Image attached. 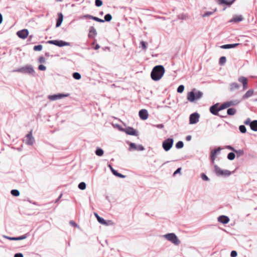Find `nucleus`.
I'll return each mask as SVG.
<instances>
[{
  "label": "nucleus",
  "mask_w": 257,
  "mask_h": 257,
  "mask_svg": "<svg viewBox=\"0 0 257 257\" xmlns=\"http://www.w3.org/2000/svg\"><path fill=\"white\" fill-rule=\"evenodd\" d=\"M239 103V101L237 100L228 101L221 104H219L217 103L212 105L210 108V112H217L219 111L222 110L231 106L237 105Z\"/></svg>",
  "instance_id": "nucleus-1"
},
{
  "label": "nucleus",
  "mask_w": 257,
  "mask_h": 257,
  "mask_svg": "<svg viewBox=\"0 0 257 257\" xmlns=\"http://www.w3.org/2000/svg\"><path fill=\"white\" fill-rule=\"evenodd\" d=\"M165 72V69L162 65L156 66L151 72V77L154 81H159L163 77Z\"/></svg>",
  "instance_id": "nucleus-2"
},
{
  "label": "nucleus",
  "mask_w": 257,
  "mask_h": 257,
  "mask_svg": "<svg viewBox=\"0 0 257 257\" xmlns=\"http://www.w3.org/2000/svg\"><path fill=\"white\" fill-rule=\"evenodd\" d=\"M203 95L202 92L196 89H193L187 94V99L190 102H194L198 100L202 97Z\"/></svg>",
  "instance_id": "nucleus-3"
},
{
  "label": "nucleus",
  "mask_w": 257,
  "mask_h": 257,
  "mask_svg": "<svg viewBox=\"0 0 257 257\" xmlns=\"http://www.w3.org/2000/svg\"><path fill=\"white\" fill-rule=\"evenodd\" d=\"M162 237L170 241L175 245H178L180 244V240L174 233H167L162 235Z\"/></svg>",
  "instance_id": "nucleus-4"
},
{
  "label": "nucleus",
  "mask_w": 257,
  "mask_h": 257,
  "mask_svg": "<svg viewBox=\"0 0 257 257\" xmlns=\"http://www.w3.org/2000/svg\"><path fill=\"white\" fill-rule=\"evenodd\" d=\"M17 71L23 73L33 74L34 73L35 71L33 66L31 65H27L19 68Z\"/></svg>",
  "instance_id": "nucleus-5"
},
{
  "label": "nucleus",
  "mask_w": 257,
  "mask_h": 257,
  "mask_svg": "<svg viewBox=\"0 0 257 257\" xmlns=\"http://www.w3.org/2000/svg\"><path fill=\"white\" fill-rule=\"evenodd\" d=\"M174 140L172 138H168L164 140L162 143V147L165 151H168L172 148Z\"/></svg>",
  "instance_id": "nucleus-6"
},
{
  "label": "nucleus",
  "mask_w": 257,
  "mask_h": 257,
  "mask_svg": "<svg viewBox=\"0 0 257 257\" xmlns=\"http://www.w3.org/2000/svg\"><path fill=\"white\" fill-rule=\"evenodd\" d=\"M48 43L59 47L69 46L70 44L68 42H64L62 40H50Z\"/></svg>",
  "instance_id": "nucleus-7"
},
{
  "label": "nucleus",
  "mask_w": 257,
  "mask_h": 257,
  "mask_svg": "<svg viewBox=\"0 0 257 257\" xmlns=\"http://www.w3.org/2000/svg\"><path fill=\"white\" fill-rule=\"evenodd\" d=\"M24 141L25 143L29 146L32 145L34 143L35 139L32 135V130L26 135Z\"/></svg>",
  "instance_id": "nucleus-8"
},
{
  "label": "nucleus",
  "mask_w": 257,
  "mask_h": 257,
  "mask_svg": "<svg viewBox=\"0 0 257 257\" xmlns=\"http://www.w3.org/2000/svg\"><path fill=\"white\" fill-rule=\"evenodd\" d=\"M68 94H63L58 93L53 95H50L48 96V98L49 100L52 101L57 100L59 99H62L64 97L68 96Z\"/></svg>",
  "instance_id": "nucleus-9"
},
{
  "label": "nucleus",
  "mask_w": 257,
  "mask_h": 257,
  "mask_svg": "<svg viewBox=\"0 0 257 257\" xmlns=\"http://www.w3.org/2000/svg\"><path fill=\"white\" fill-rule=\"evenodd\" d=\"M122 131L129 135L135 136H138L139 135V133L132 127H127L125 128L122 129Z\"/></svg>",
  "instance_id": "nucleus-10"
},
{
  "label": "nucleus",
  "mask_w": 257,
  "mask_h": 257,
  "mask_svg": "<svg viewBox=\"0 0 257 257\" xmlns=\"http://www.w3.org/2000/svg\"><path fill=\"white\" fill-rule=\"evenodd\" d=\"M200 115L199 113H191L189 117V123L195 124L199 121Z\"/></svg>",
  "instance_id": "nucleus-11"
},
{
  "label": "nucleus",
  "mask_w": 257,
  "mask_h": 257,
  "mask_svg": "<svg viewBox=\"0 0 257 257\" xmlns=\"http://www.w3.org/2000/svg\"><path fill=\"white\" fill-rule=\"evenodd\" d=\"M29 32L27 29H23L17 32V36L21 39H25L29 35Z\"/></svg>",
  "instance_id": "nucleus-12"
},
{
  "label": "nucleus",
  "mask_w": 257,
  "mask_h": 257,
  "mask_svg": "<svg viewBox=\"0 0 257 257\" xmlns=\"http://www.w3.org/2000/svg\"><path fill=\"white\" fill-rule=\"evenodd\" d=\"M235 0H215V2L219 5L231 6Z\"/></svg>",
  "instance_id": "nucleus-13"
},
{
  "label": "nucleus",
  "mask_w": 257,
  "mask_h": 257,
  "mask_svg": "<svg viewBox=\"0 0 257 257\" xmlns=\"http://www.w3.org/2000/svg\"><path fill=\"white\" fill-rule=\"evenodd\" d=\"M133 150L137 151H144L145 150V148L141 145H137L136 144L134 143H131L130 144L129 151H131Z\"/></svg>",
  "instance_id": "nucleus-14"
},
{
  "label": "nucleus",
  "mask_w": 257,
  "mask_h": 257,
  "mask_svg": "<svg viewBox=\"0 0 257 257\" xmlns=\"http://www.w3.org/2000/svg\"><path fill=\"white\" fill-rule=\"evenodd\" d=\"M243 17L241 15H235L230 20V23H239L243 20Z\"/></svg>",
  "instance_id": "nucleus-15"
},
{
  "label": "nucleus",
  "mask_w": 257,
  "mask_h": 257,
  "mask_svg": "<svg viewBox=\"0 0 257 257\" xmlns=\"http://www.w3.org/2000/svg\"><path fill=\"white\" fill-rule=\"evenodd\" d=\"M221 149H222L220 147H218L217 149L211 151L210 158L212 162H214L215 160L216 155L220 153Z\"/></svg>",
  "instance_id": "nucleus-16"
},
{
  "label": "nucleus",
  "mask_w": 257,
  "mask_h": 257,
  "mask_svg": "<svg viewBox=\"0 0 257 257\" xmlns=\"http://www.w3.org/2000/svg\"><path fill=\"white\" fill-rule=\"evenodd\" d=\"M218 221L223 224H226L229 221V218L226 216L221 215L218 217Z\"/></svg>",
  "instance_id": "nucleus-17"
},
{
  "label": "nucleus",
  "mask_w": 257,
  "mask_h": 257,
  "mask_svg": "<svg viewBox=\"0 0 257 257\" xmlns=\"http://www.w3.org/2000/svg\"><path fill=\"white\" fill-rule=\"evenodd\" d=\"M4 237L8 239L11 240H23L26 238L27 236L26 235H24L19 237H9L6 235H4Z\"/></svg>",
  "instance_id": "nucleus-18"
},
{
  "label": "nucleus",
  "mask_w": 257,
  "mask_h": 257,
  "mask_svg": "<svg viewBox=\"0 0 257 257\" xmlns=\"http://www.w3.org/2000/svg\"><path fill=\"white\" fill-rule=\"evenodd\" d=\"M94 215L97 218V220L99 223H100L101 224L105 225H108V224L107 223V221L104 220L103 218L100 217L97 213H94Z\"/></svg>",
  "instance_id": "nucleus-19"
},
{
  "label": "nucleus",
  "mask_w": 257,
  "mask_h": 257,
  "mask_svg": "<svg viewBox=\"0 0 257 257\" xmlns=\"http://www.w3.org/2000/svg\"><path fill=\"white\" fill-rule=\"evenodd\" d=\"M97 34L96 29L93 27H91L89 29L88 36L91 38L94 37Z\"/></svg>",
  "instance_id": "nucleus-20"
},
{
  "label": "nucleus",
  "mask_w": 257,
  "mask_h": 257,
  "mask_svg": "<svg viewBox=\"0 0 257 257\" xmlns=\"http://www.w3.org/2000/svg\"><path fill=\"white\" fill-rule=\"evenodd\" d=\"M239 85L236 82H233L229 85V89L230 91H233L239 89Z\"/></svg>",
  "instance_id": "nucleus-21"
},
{
  "label": "nucleus",
  "mask_w": 257,
  "mask_h": 257,
  "mask_svg": "<svg viewBox=\"0 0 257 257\" xmlns=\"http://www.w3.org/2000/svg\"><path fill=\"white\" fill-rule=\"evenodd\" d=\"M254 93V91L253 89L248 90L242 96V99H245L249 97H251L253 95Z\"/></svg>",
  "instance_id": "nucleus-22"
},
{
  "label": "nucleus",
  "mask_w": 257,
  "mask_h": 257,
  "mask_svg": "<svg viewBox=\"0 0 257 257\" xmlns=\"http://www.w3.org/2000/svg\"><path fill=\"white\" fill-rule=\"evenodd\" d=\"M63 20V15L62 13H59L58 14V19L57 21V23L56 25V27H59L62 24Z\"/></svg>",
  "instance_id": "nucleus-23"
},
{
  "label": "nucleus",
  "mask_w": 257,
  "mask_h": 257,
  "mask_svg": "<svg viewBox=\"0 0 257 257\" xmlns=\"http://www.w3.org/2000/svg\"><path fill=\"white\" fill-rule=\"evenodd\" d=\"M250 127L252 131L257 132V120L251 121Z\"/></svg>",
  "instance_id": "nucleus-24"
},
{
  "label": "nucleus",
  "mask_w": 257,
  "mask_h": 257,
  "mask_svg": "<svg viewBox=\"0 0 257 257\" xmlns=\"http://www.w3.org/2000/svg\"><path fill=\"white\" fill-rule=\"evenodd\" d=\"M238 45V44H227L221 46L220 47L222 49H230L235 47Z\"/></svg>",
  "instance_id": "nucleus-25"
},
{
  "label": "nucleus",
  "mask_w": 257,
  "mask_h": 257,
  "mask_svg": "<svg viewBox=\"0 0 257 257\" xmlns=\"http://www.w3.org/2000/svg\"><path fill=\"white\" fill-rule=\"evenodd\" d=\"M214 167L216 175L218 176H220V174L223 173L222 170L216 165H215Z\"/></svg>",
  "instance_id": "nucleus-26"
},
{
  "label": "nucleus",
  "mask_w": 257,
  "mask_h": 257,
  "mask_svg": "<svg viewBox=\"0 0 257 257\" xmlns=\"http://www.w3.org/2000/svg\"><path fill=\"white\" fill-rule=\"evenodd\" d=\"M103 153L104 152L103 150L100 148H97L95 151V154L98 156H102Z\"/></svg>",
  "instance_id": "nucleus-27"
},
{
  "label": "nucleus",
  "mask_w": 257,
  "mask_h": 257,
  "mask_svg": "<svg viewBox=\"0 0 257 257\" xmlns=\"http://www.w3.org/2000/svg\"><path fill=\"white\" fill-rule=\"evenodd\" d=\"M238 81L242 83V84H243L246 82H247V79L244 77V76H240L238 78Z\"/></svg>",
  "instance_id": "nucleus-28"
},
{
  "label": "nucleus",
  "mask_w": 257,
  "mask_h": 257,
  "mask_svg": "<svg viewBox=\"0 0 257 257\" xmlns=\"http://www.w3.org/2000/svg\"><path fill=\"white\" fill-rule=\"evenodd\" d=\"M235 157V154L233 152H230L227 155V159L229 160H233Z\"/></svg>",
  "instance_id": "nucleus-29"
},
{
  "label": "nucleus",
  "mask_w": 257,
  "mask_h": 257,
  "mask_svg": "<svg viewBox=\"0 0 257 257\" xmlns=\"http://www.w3.org/2000/svg\"><path fill=\"white\" fill-rule=\"evenodd\" d=\"M222 172L223 173L220 174V176H229L231 174V172L227 170H222Z\"/></svg>",
  "instance_id": "nucleus-30"
},
{
  "label": "nucleus",
  "mask_w": 257,
  "mask_h": 257,
  "mask_svg": "<svg viewBox=\"0 0 257 257\" xmlns=\"http://www.w3.org/2000/svg\"><path fill=\"white\" fill-rule=\"evenodd\" d=\"M175 146L177 149H181L184 146V143L182 141H179L176 143Z\"/></svg>",
  "instance_id": "nucleus-31"
},
{
  "label": "nucleus",
  "mask_w": 257,
  "mask_h": 257,
  "mask_svg": "<svg viewBox=\"0 0 257 257\" xmlns=\"http://www.w3.org/2000/svg\"><path fill=\"white\" fill-rule=\"evenodd\" d=\"M73 77L76 80H80L81 78L80 74L78 72H74L73 74Z\"/></svg>",
  "instance_id": "nucleus-32"
},
{
  "label": "nucleus",
  "mask_w": 257,
  "mask_h": 257,
  "mask_svg": "<svg viewBox=\"0 0 257 257\" xmlns=\"http://www.w3.org/2000/svg\"><path fill=\"white\" fill-rule=\"evenodd\" d=\"M226 61V57L224 56H222L219 59V64L221 65H224Z\"/></svg>",
  "instance_id": "nucleus-33"
},
{
  "label": "nucleus",
  "mask_w": 257,
  "mask_h": 257,
  "mask_svg": "<svg viewBox=\"0 0 257 257\" xmlns=\"http://www.w3.org/2000/svg\"><path fill=\"white\" fill-rule=\"evenodd\" d=\"M234 152L236 154L237 157H240L244 154V151L242 150H235Z\"/></svg>",
  "instance_id": "nucleus-34"
},
{
  "label": "nucleus",
  "mask_w": 257,
  "mask_h": 257,
  "mask_svg": "<svg viewBox=\"0 0 257 257\" xmlns=\"http://www.w3.org/2000/svg\"><path fill=\"white\" fill-rule=\"evenodd\" d=\"M140 118L143 120H145L148 117V113H139Z\"/></svg>",
  "instance_id": "nucleus-35"
},
{
  "label": "nucleus",
  "mask_w": 257,
  "mask_h": 257,
  "mask_svg": "<svg viewBox=\"0 0 257 257\" xmlns=\"http://www.w3.org/2000/svg\"><path fill=\"white\" fill-rule=\"evenodd\" d=\"M11 194L14 196H18L20 195V192L17 189H13L11 191Z\"/></svg>",
  "instance_id": "nucleus-36"
},
{
  "label": "nucleus",
  "mask_w": 257,
  "mask_h": 257,
  "mask_svg": "<svg viewBox=\"0 0 257 257\" xmlns=\"http://www.w3.org/2000/svg\"><path fill=\"white\" fill-rule=\"evenodd\" d=\"M142 49L145 51L147 48V44L144 41H141L140 43Z\"/></svg>",
  "instance_id": "nucleus-37"
},
{
  "label": "nucleus",
  "mask_w": 257,
  "mask_h": 257,
  "mask_svg": "<svg viewBox=\"0 0 257 257\" xmlns=\"http://www.w3.org/2000/svg\"><path fill=\"white\" fill-rule=\"evenodd\" d=\"M78 188L80 190H84L86 188V184L84 182H81L78 185Z\"/></svg>",
  "instance_id": "nucleus-38"
},
{
  "label": "nucleus",
  "mask_w": 257,
  "mask_h": 257,
  "mask_svg": "<svg viewBox=\"0 0 257 257\" xmlns=\"http://www.w3.org/2000/svg\"><path fill=\"white\" fill-rule=\"evenodd\" d=\"M213 14V12H210V11H208V12H205L202 16V18H206V17H208L211 15H212Z\"/></svg>",
  "instance_id": "nucleus-39"
},
{
  "label": "nucleus",
  "mask_w": 257,
  "mask_h": 257,
  "mask_svg": "<svg viewBox=\"0 0 257 257\" xmlns=\"http://www.w3.org/2000/svg\"><path fill=\"white\" fill-rule=\"evenodd\" d=\"M112 17L110 14H106L104 17V21L109 22L111 20Z\"/></svg>",
  "instance_id": "nucleus-40"
},
{
  "label": "nucleus",
  "mask_w": 257,
  "mask_h": 257,
  "mask_svg": "<svg viewBox=\"0 0 257 257\" xmlns=\"http://www.w3.org/2000/svg\"><path fill=\"white\" fill-rule=\"evenodd\" d=\"M239 130L241 133H245L246 132V127L243 125H241L239 127Z\"/></svg>",
  "instance_id": "nucleus-41"
},
{
  "label": "nucleus",
  "mask_w": 257,
  "mask_h": 257,
  "mask_svg": "<svg viewBox=\"0 0 257 257\" xmlns=\"http://www.w3.org/2000/svg\"><path fill=\"white\" fill-rule=\"evenodd\" d=\"M43 46L41 45L35 46L34 47V50L36 51H40L42 50Z\"/></svg>",
  "instance_id": "nucleus-42"
},
{
  "label": "nucleus",
  "mask_w": 257,
  "mask_h": 257,
  "mask_svg": "<svg viewBox=\"0 0 257 257\" xmlns=\"http://www.w3.org/2000/svg\"><path fill=\"white\" fill-rule=\"evenodd\" d=\"M184 90V86L183 85H180L177 88V92L178 93H182Z\"/></svg>",
  "instance_id": "nucleus-43"
},
{
  "label": "nucleus",
  "mask_w": 257,
  "mask_h": 257,
  "mask_svg": "<svg viewBox=\"0 0 257 257\" xmlns=\"http://www.w3.org/2000/svg\"><path fill=\"white\" fill-rule=\"evenodd\" d=\"M102 4L101 0H95V4L96 7H101L102 5Z\"/></svg>",
  "instance_id": "nucleus-44"
},
{
  "label": "nucleus",
  "mask_w": 257,
  "mask_h": 257,
  "mask_svg": "<svg viewBox=\"0 0 257 257\" xmlns=\"http://www.w3.org/2000/svg\"><path fill=\"white\" fill-rule=\"evenodd\" d=\"M201 178L204 181H209V178L204 173H202L201 175Z\"/></svg>",
  "instance_id": "nucleus-45"
},
{
  "label": "nucleus",
  "mask_w": 257,
  "mask_h": 257,
  "mask_svg": "<svg viewBox=\"0 0 257 257\" xmlns=\"http://www.w3.org/2000/svg\"><path fill=\"white\" fill-rule=\"evenodd\" d=\"M93 20L95 21H97V22H100V23H103L104 22V21L102 19H100L97 17H93Z\"/></svg>",
  "instance_id": "nucleus-46"
},
{
  "label": "nucleus",
  "mask_w": 257,
  "mask_h": 257,
  "mask_svg": "<svg viewBox=\"0 0 257 257\" xmlns=\"http://www.w3.org/2000/svg\"><path fill=\"white\" fill-rule=\"evenodd\" d=\"M93 20L95 21H97V22H100V23H103L104 22V21L102 19H100L97 17H93Z\"/></svg>",
  "instance_id": "nucleus-47"
},
{
  "label": "nucleus",
  "mask_w": 257,
  "mask_h": 257,
  "mask_svg": "<svg viewBox=\"0 0 257 257\" xmlns=\"http://www.w3.org/2000/svg\"><path fill=\"white\" fill-rule=\"evenodd\" d=\"M39 62L42 64L46 62L45 58L43 57H40L38 59Z\"/></svg>",
  "instance_id": "nucleus-48"
},
{
  "label": "nucleus",
  "mask_w": 257,
  "mask_h": 257,
  "mask_svg": "<svg viewBox=\"0 0 257 257\" xmlns=\"http://www.w3.org/2000/svg\"><path fill=\"white\" fill-rule=\"evenodd\" d=\"M38 68L41 71H45L46 69V67L42 64H41L39 66Z\"/></svg>",
  "instance_id": "nucleus-49"
},
{
  "label": "nucleus",
  "mask_w": 257,
  "mask_h": 257,
  "mask_svg": "<svg viewBox=\"0 0 257 257\" xmlns=\"http://www.w3.org/2000/svg\"><path fill=\"white\" fill-rule=\"evenodd\" d=\"M237 255V253L235 250H232L231 252L230 256L231 257H236Z\"/></svg>",
  "instance_id": "nucleus-50"
},
{
  "label": "nucleus",
  "mask_w": 257,
  "mask_h": 257,
  "mask_svg": "<svg viewBox=\"0 0 257 257\" xmlns=\"http://www.w3.org/2000/svg\"><path fill=\"white\" fill-rule=\"evenodd\" d=\"M251 121H250V119L249 118H247L244 121V123L246 125H248L249 124V126H250V123H251Z\"/></svg>",
  "instance_id": "nucleus-51"
},
{
  "label": "nucleus",
  "mask_w": 257,
  "mask_h": 257,
  "mask_svg": "<svg viewBox=\"0 0 257 257\" xmlns=\"http://www.w3.org/2000/svg\"><path fill=\"white\" fill-rule=\"evenodd\" d=\"M154 126H156V127L158 128H163L164 126L163 124H157V125H154Z\"/></svg>",
  "instance_id": "nucleus-52"
},
{
  "label": "nucleus",
  "mask_w": 257,
  "mask_h": 257,
  "mask_svg": "<svg viewBox=\"0 0 257 257\" xmlns=\"http://www.w3.org/2000/svg\"><path fill=\"white\" fill-rule=\"evenodd\" d=\"M181 170V168H178L174 173L173 175L175 176L176 174L180 173V171Z\"/></svg>",
  "instance_id": "nucleus-53"
},
{
  "label": "nucleus",
  "mask_w": 257,
  "mask_h": 257,
  "mask_svg": "<svg viewBox=\"0 0 257 257\" xmlns=\"http://www.w3.org/2000/svg\"><path fill=\"white\" fill-rule=\"evenodd\" d=\"M14 257H24L22 253H17L14 255Z\"/></svg>",
  "instance_id": "nucleus-54"
},
{
  "label": "nucleus",
  "mask_w": 257,
  "mask_h": 257,
  "mask_svg": "<svg viewBox=\"0 0 257 257\" xmlns=\"http://www.w3.org/2000/svg\"><path fill=\"white\" fill-rule=\"evenodd\" d=\"M70 224L72 225V226H74L75 227H78V225L73 221L71 220L70 221Z\"/></svg>",
  "instance_id": "nucleus-55"
},
{
  "label": "nucleus",
  "mask_w": 257,
  "mask_h": 257,
  "mask_svg": "<svg viewBox=\"0 0 257 257\" xmlns=\"http://www.w3.org/2000/svg\"><path fill=\"white\" fill-rule=\"evenodd\" d=\"M116 176L118 177H119V178H124L125 177V176L119 173H118L116 175Z\"/></svg>",
  "instance_id": "nucleus-56"
},
{
  "label": "nucleus",
  "mask_w": 257,
  "mask_h": 257,
  "mask_svg": "<svg viewBox=\"0 0 257 257\" xmlns=\"http://www.w3.org/2000/svg\"><path fill=\"white\" fill-rule=\"evenodd\" d=\"M226 148L230 150L233 151V152H234V151H235V149H234V148H233L232 147H231L230 146H227L226 147Z\"/></svg>",
  "instance_id": "nucleus-57"
},
{
  "label": "nucleus",
  "mask_w": 257,
  "mask_h": 257,
  "mask_svg": "<svg viewBox=\"0 0 257 257\" xmlns=\"http://www.w3.org/2000/svg\"><path fill=\"white\" fill-rule=\"evenodd\" d=\"M242 86H243V89L244 90L246 89L247 88V87H248L247 82L242 84Z\"/></svg>",
  "instance_id": "nucleus-58"
},
{
  "label": "nucleus",
  "mask_w": 257,
  "mask_h": 257,
  "mask_svg": "<svg viewBox=\"0 0 257 257\" xmlns=\"http://www.w3.org/2000/svg\"><path fill=\"white\" fill-rule=\"evenodd\" d=\"M235 110L233 108H229L227 110V112H234Z\"/></svg>",
  "instance_id": "nucleus-59"
},
{
  "label": "nucleus",
  "mask_w": 257,
  "mask_h": 257,
  "mask_svg": "<svg viewBox=\"0 0 257 257\" xmlns=\"http://www.w3.org/2000/svg\"><path fill=\"white\" fill-rule=\"evenodd\" d=\"M192 139V137L190 135L187 136L186 138V140L187 141H190Z\"/></svg>",
  "instance_id": "nucleus-60"
},
{
  "label": "nucleus",
  "mask_w": 257,
  "mask_h": 257,
  "mask_svg": "<svg viewBox=\"0 0 257 257\" xmlns=\"http://www.w3.org/2000/svg\"><path fill=\"white\" fill-rule=\"evenodd\" d=\"M111 172L115 176H116V175L118 173L117 171L116 170H114V169L113 170H112V171Z\"/></svg>",
  "instance_id": "nucleus-61"
},
{
  "label": "nucleus",
  "mask_w": 257,
  "mask_h": 257,
  "mask_svg": "<svg viewBox=\"0 0 257 257\" xmlns=\"http://www.w3.org/2000/svg\"><path fill=\"white\" fill-rule=\"evenodd\" d=\"M115 126L116 127L118 128V130H120V131H122V129H123L122 128H121V126H120V125L117 124H115Z\"/></svg>",
  "instance_id": "nucleus-62"
},
{
  "label": "nucleus",
  "mask_w": 257,
  "mask_h": 257,
  "mask_svg": "<svg viewBox=\"0 0 257 257\" xmlns=\"http://www.w3.org/2000/svg\"><path fill=\"white\" fill-rule=\"evenodd\" d=\"M139 112H147V110L144 109H141Z\"/></svg>",
  "instance_id": "nucleus-63"
},
{
  "label": "nucleus",
  "mask_w": 257,
  "mask_h": 257,
  "mask_svg": "<svg viewBox=\"0 0 257 257\" xmlns=\"http://www.w3.org/2000/svg\"><path fill=\"white\" fill-rule=\"evenodd\" d=\"M89 16H90V15H88V14L87 15H84L83 16V18H86V19L88 18V17H89Z\"/></svg>",
  "instance_id": "nucleus-64"
}]
</instances>
